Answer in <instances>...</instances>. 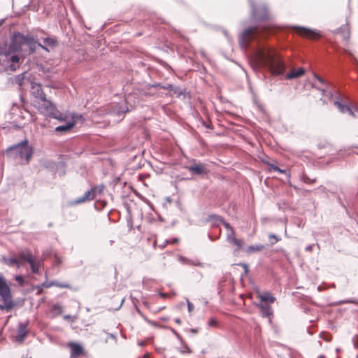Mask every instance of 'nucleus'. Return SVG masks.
I'll return each mask as SVG.
<instances>
[{
    "label": "nucleus",
    "instance_id": "nucleus-47",
    "mask_svg": "<svg viewBox=\"0 0 358 358\" xmlns=\"http://www.w3.org/2000/svg\"><path fill=\"white\" fill-rule=\"evenodd\" d=\"M139 345L142 346L143 345V342H140Z\"/></svg>",
    "mask_w": 358,
    "mask_h": 358
},
{
    "label": "nucleus",
    "instance_id": "nucleus-45",
    "mask_svg": "<svg viewBox=\"0 0 358 358\" xmlns=\"http://www.w3.org/2000/svg\"><path fill=\"white\" fill-rule=\"evenodd\" d=\"M244 266H245V271L247 272V271H248V267H247V266H246V265H244Z\"/></svg>",
    "mask_w": 358,
    "mask_h": 358
},
{
    "label": "nucleus",
    "instance_id": "nucleus-17",
    "mask_svg": "<svg viewBox=\"0 0 358 358\" xmlns=\"http://www.w3.org/2000/svg\"><path fill=\"white\" fill-rule=\"evenodd\" d=\"M305 73V70L303 68H300L298 70H293L292 71L288 73L285 78L287 79V80H292V79H294V78H299V77H301V76H303Z\"/></svg>",
    "mask_w": 358,
    "mask_h": 358
},
{
    "label": "nucleus",
    "instance_id": "nucleus-10",
    "mask_svg": "<svg viewBox=\"0 0 358 358\" xmlns=\"http://www.w3.org/2000/svg\"><path fill=\"white\" fill-rule=\"evenodd\" d=\"M298 33L305 37L315 39L320 37L321 34L314 29H310L305 27H297Z\"/></svg>",
    "mask_w": 358,
    "mask_h": 358
},
{
    "label": "nucleus",
    "instance_id": "nucleus-13",
    "mask_svg": "<svg viewBox=\"0 0 358 358\" xmlns=\"http://www.w3.org/2000/svg\"><path fill=\"white\" fill-rule=\"evenodd\" d=\"M227 241L231 243L235 244L238 249H240L242 246V241L241 240H238L235 237V231L233 229H230L227 232Z\"/></svg>",
    "mask_w": 358,
    "mask_h": 358
},
{
    "label": "nucleus",
    "instance_id": "nucleus-24",
    "mask_svg": "<svg viewBox=\"0 0 358 358\" xmlns=\"http://www.w3.org/2000/svg\"><path fill=\"white\" fill-rule=\"evenodd\" d=\"M5 262H6V264H7L9 266H13L14 264H16L18 268L21 266V263L20 262V260L16 258H9V259H5Z\"/></svg>",
    "mask_w": 358,
    "mask_h": 358
},
{
    "label": "nucleus",
    "instance_id": "nucleus-11",
    "mask_svg": "<svg viewBox=\"0 0 358 358\" xmlns=\"http://www.w3.org/2000/svg\"><path fill=\"white\" fill-rule=\"evenodd\" d=\"M31 92L35 98L38 99V100H45L46 98L42 90L41 85L38 83L31 84Z\"/></svg>",
    "mask_w": 358,
    "mask_h": 358
},
{
    "label": "nucleus",
    "instance_id": "nucleus-25",
    "mask_svg": "<svg viewBox=\"0 0 358 358\" xmlns=\"http://www.w3.org/2000/svg\"><path fill=\"white\" fill-rule=\"evenodd\" d=\"M52 285H55L57 287H62V288L69 287V285L67 283H59L58 282H52L50 284H46V283L43 284V286H45V287H49Z\"/></svg>",
    "mask_w": 358,
    "mask_h": 358
},
{
    "label": "nucleus",
    "instance_id": "nucleus-9",
    "mask_svg": "<svg viewBox=\"0 0 358 358\" xmlns=\"http://www.w3.org/2000/svg\"><path fill=\"white\" fill-rule=\"evenodd\" d=\"M27 325L28 323L20 322L18 324L17 334L15 336V340L17 343H22L27 336Z\"/></svg>",
    "mask_w": 358,
    "mask_h": 358
},
{
    "label": "nucleus",
    "instance_id": "nucleus-15",
    "mask_svg": "<svg viewBox=\"0 0 358 358\" xmlns=\"http://www.w3.org/2000/svg\"><path fill=\"white\" fill-rule=\"evenodd\" d=\"M69 345L71 348V357H78L80 355H81L83 352V347L78 343H70Z\"/></svg>",
    "mask_w": 358,
    "mask_h": 358
},
{
    "label": "nucleus",
    "instance_id": "nucleus-7",
    "mask_svg": "<svg viewBox=\"0 0 358 358\" xmlns=\"http://www.w3.org/2000/svg\"><path fill=\"white\" fill-rule=\"evenodd\" d=\"M101 192H102L101 188H99L96 187L92 188L91 189L87 191L83 196L79 197L74 202V203L78 204V203H83V202H85L87 201L92 200L95 198L97 193L101 194Z\"/></svg>",
    "mask_w": 358,
    "mask_h": 358
},
{
    "label": "nucleus",
    "instance_id": "nucleus-39",
    "mask_svg": "<svg viewBox=\"0 0 358 358\" xmlns=\"http://www.w3.org/2000/svg\"><path fill=\"white\" fill-rule=\"evenodd\" d=\"M64 317L65 320H69V319L71 318V315H64Z\"/></svg>",
    "mask_w": 358,
    "mask_h": 358
},
{
    "label": "nucleus",
    "instance_id": "nucleus-18",
    "mask_svg": "<svg viewBox=\"0 0 358 358\" xmlns=\"http://www.w3.org/2000/svg\"><path fill=\"white\" fill-rule=\"evenodd\" d=\"M334 105L338 108V110L341 113H344L345 112H348L350 115H352V116L355 115L353 111L349 106L343 104L340 101H334Z\"/></svg>",
    "mask_w": 358,
    "mask_h": 358
},
{
    "label": "nucleus",
    "instance_id": "nucleus-23",
    "mask_svg": "<svg viewBox=\"0 0 358 358\" xmlns=\"http://www.w3.org/2000/svg\"><path fill=\"white\" fill-rule=\"evenodd\" d=\"M29 264L33 273H36L39 272V268L41 266V263L39 262H36L35 259H34L33 261H31Z\"/></svg>",
    "mask_w": 358,
    "mask_h": 358
},
{
    "label": "nucleus",
    "instance_id": "nucleus-14",
    "mask_svg": "<svg viewBox=\"0 0 358 358\" xmlns=\"http://www.w3.org/2000/svg\"><path fill=\"white\" fill-rule=\"evenodd\" d=\"M192 173L196 175H201L206 173L205 166L201 164H195L187 168Z\"/></svg>",
    "mask_w": 358,
    "mask_h": 358
},
{
    "label": "nucleus",
    "instance_id": "nucleus-32",
    "mask_svg": "<svg viewBox=\"0 0 358 358\" xmlns=\"http://www.w3.org/2000/svg\"><path fill=\"white\" fill-rule=\"evenodd\" d=\"M222 224L225 229H227V231H230V229H233V228L230 226V224L228 222L223 221Z\"/></svg>",
    "mask_w": 358,
    "mask_h": 358
},
{
    "label": "nucleus",
    "instance_id": "nucleus-22",
    "mask_svg": "<svg viewBox=\"0 0 358 358\" xmlns=\"http://www.w3.org/2000/svg\"><path fill=\"white\" fill-rule=\"evenodd\" d=\"M43 43H44V45H43V46L45 47L48 49V47H50V48L55 47L57 44V41L54 38H45L43 39Z\"/></svg>",
    "mask_w": 358,
    "mask_h": 358
},
{
    "label": "nucleus",
    "instance_id": "nucleus-5",
    "mask_svg": "<svg viewBox=\"0 0 358 358\" xmlns=\"http://www.w3.org/2000/svg\"><path fill=\"white\" fill-rule=\"evenodd\" d=\"M0 301L3 304H0L1 310H10L12 308L13 303L10 289L7 284L4 277L0 274Z\"/></svg>",
    "mask_w": 358,
    "mask_h": 358
},
{
    "label": "nucleus",
    "instance_id": "nucleus-41",
    "mask_svg": "<svg viewBox=\"0 0 358 358\" xmlns=\"http://www.w3.org/2000/svg\"><path fill=\"white\" fill-rule=\"evenodd\" d=\"M345 303H355V301H352V300H348V301H345Z\"/></svg>",
    "mask_w": 358,
    "mask_h": 358
},
{
    "label": "nucleus",
    "instance_id": "nucleus-8",
    "mask_svg": "<svg viewBox=\"0 0 358 358\" xmlns=\"http://www.w3.org/2000/svg\"><path fill=\"white\" fill-rule=\"evenodd\" d=\"M252 15L255 19H264L267 17L266 8L264 6H261L259 8L250 2Z\"/></svg>",
    "mask_w": 358,
    "mask_h": 358
},
{
    "label": "nucleus",
    "instance_id": "nucleus-2",
    "mask_svg": "<svg viewBox=\"0 0 358 358\" xmlns=\"http://www.w3.org/2000/svg\"><path fill=\"white\" fill-rule=\"evenodd\" d=\"M250 62L257 67L268 68L274 75H282L285 71V65L280 54L264 45H259L254 48L250 56Z\"/></svg>",
    "mask_w": 358,
    "mask_h": 358
},
{
    "label": "nucleus",
    "instance_id": "nucleus-1",
    "mask_svg": "<svg viewBox=\"0 0 358 358\" xmlns=\"http://www.w3.org/2000/svg\"><path fill=\"white\" fill-rule=\"evenodd\" d=\"M37 47H41L49 51L47 48L37 43L34 38L29 36H24L19 32L15 33L11 38L8 50L3 54H1L0 59L6 61L9 69L14 71L19 67L20 56H24L22 52L32 53Z\"/></svg>",
    "mask_w": 358,
    "mask_h": 358
},
{
    "label": "nucleus",
    "instance_id": "nucleus-31",
    "mask_svg": "<svg viewBox=\"0 0 358 358\" xmlns=\"http://www.w3.org/2000/svg\"><path fill=\"white\" fill-rule=\"evenodd\" d=\"M52 308L54 310H55L58 313H62V307L59 305H57V304L54 305Z\"/></svg>",
    "mask_w": 358,
    "mask_h": 358
},
{
    "label": "nucleus",
    "instance_id": "nucleus-34",
    "mask_svg": "<svg viewBox=\"0 0 358 358\" xmlns=\"http://www.w3.org/2000/svg\"><path fill=\"white\" fill-rule=\"evenodd\" d=\"M343 36L345 39H348L350 37V33L348 31H343Z\"/></svg>",
    "mask_w": 358,
    "mask_h": 358
},
{
    "label": "nucleus",
    "instance_id": "nucleus-42",
    "mask_svg": "<svg viewBox=\"0 0 358 358\" xmlns=\"http://www.w3.org/2000/svg\"><path fill=\"white\" fill-rule=\"evenodd\" d=\"M185 349H186V350H187L186 352H190V350H189L188 348H185Z\"/></svg>",
    "mask_w": 358,
    "mask_h": 358
},
{
    "label": "nucleus",
    "instance_id": "nucleus-46",
    "mask_svg": "<svg viewBox=\"0 0 358 358\" xmlns=\"http://www.w3.org/2000/svg\"><path fill=\"white\" fill-rule=\"evenodd\" d=\"M186 351H187L186 349H184V350H182V352L185 353V352H186Z\"/></svg>",
    "mask_w": 358,
    "mask_h": 358
},
{
    "label": "nucleus",
    "instance_id": "nucleus-20",
    "mask_svg": "<svg viewBox=\"0 0 358 358\" xmlns=\"http://www.w3.org/2000/svg\"><path fill=\"white\" fill-rule=\"evenodd\" d=\"M257 306L260 308L263 317H268L272 314V309L270 306L260 303L258 304Z\"/></svg>",
    "mask_w": 358,
    "mask_h": 358
},
{
    "label": "nucleus",
    "instance_id": "nucleus-36",
    "mask_svg": "<svg viewBox=\"0 0 358 358\" xmlns=\"http://www.w3.org/2000/svg\"><path fill=\"white\" fill-rule=\"evenodd\" d=\"M314 76H315V78H317V79L320 83H324V80H323L320 77H319L318 76L315 75Z\"/></svg>",
    "mask_w": 358,
    "mask_h": 358
},
{
    "label": "nucleus",
    "instance_id": "nucleus-4",
    "mask_svg": "<svg viewBox=\"0 0 358 358\" xmlns=\"http://www.w3.org/2000/svg\"><path fill=\"white\" fill-rule=\"evenodd\" d=\"M34 106L38 108V111L45 116L51 117L59 120H64L63 115L59 114L55 105L47 99L37 100L34 101Z\"/></svg>",
    "mask_w": 358,
    "mask_h": 358
},
{
    "label": "nucleus",
    "instance_id": "nucleus-40",
    "mask_svg": "<svg viewBox=\"0 0 358 358\" xmlns=\"http://www.w3.org/2000/svg\"><path fill=\"white\" fill-rule=\"evenodd\" d=\"M142 358H149V355L148 354H145L143 356Z\"/></svg>",
    "mask_w": 358,
    "mask_h": 358
},
{
    "label": "nucleus",
    "instance_id": "nucleus-48",
    "mask_svg": "<svg viewBox=\"0 0 358 358\" xmlns=\"http://www.w3.org/2000/svg\"><path fill=\"white\" fill-rule=\"evenodd\" d=\"M357 358H358V356H357Z\"/></svg>",
    "mask_w": 358,
    "mask_h": 358
},
{
    "label": "nucleus",
    "instance_id": "nucleus-38",
    "mask_svg": "<svg viewBox=\"0 0 358 358\" xmlns=\"http://www.w3.org/2000/svg\"><path fill=\"white\" fill-rule=\"evenodd\" d=\"M175 322L177 324H180L181 323V320L179 318L175 319Z\"/></svg>",
    "mask_w": 358,
    "mask_h": 358
},
{
    "label": "nucleus",
    "instance_id": "nucleus-28",
    "mask_svg": "<svg viewBox=\"0 0 358 358\" xmlns=\"http://www.w3.org/2000/svg\"><path fill=\"white\" fill-rule=\"evenodd\" d=\"M178 260L182 263V264H191V262L190 260L187 259V258L182 257V256H178Z\"/></svg>",
    "mask_w": 358,
    "mask_h": 358
},
{
    "label": "nucleus",
    "instance_id": "nucleus-12",
    "mask_svg": "<svg viewBox=\"0 0 358 358\" xmlns=\"http://www.w3.org/2000/svg\"><path fill=\"white\" fill-rule=\"evenodd\" d=\"M128 110L129 108L125 106L124 101H122V102L117 103L113 106L111 113L117 115H121L127 113Z\"/></svg>",
    "mask_w": 358,
    "mask_h": 358
},
{
    "label": "nucleus",
    "instance_id": "nucleus-3",
    "mask_svg": "<svg viewBox=\"0 0 358 358\" xmlns=\"http://www.w3.org/2000/svg\"><path fill=\"white\" fill-rule=\"evenodd\" d=\"M7 156L19 164H28L33 155V149L24 140L6 150Z\"/></svg>",
    "mask_w": 358,
    "mask_h": 358
},
{
    "label": "nucleus",
    "instance_id": "nucleus-29",
    "mask_svg": "<svg viewBox=\"0 0 358 358\" xmlns=\"http://www.w3.org/2000/svg\"><path fill=\"white\" fill-rule=\"evenodd\" d=\"M15 280L21 285H23L24 280L23 278L21 275H17L15 277Z\"/></svg>",
    "mask_w": 358,
    "mask_h": 358
},
{
    "label": "nucleus",
    "instance_id": "nucleus-16",
    "mask_svg": "<svg viewBox=\"0 0 358 358\" xmlns=\"http://www.w3.org/2000/svg\"><path fill=\"white\" fill-rule=\"evenodd\" d=\"M75 124L76 122L73 117H72L71 120H69L66 124L57 127L55 131L58 132L69 131L75 126Z\"/></svg>",
    "mask_w": 358,
    "mask_h": 358
},
{
    "label": "nucleus",
    "instance_id": "nucleus-6",
    "mask_svg": "<svg viewBox=\"0 0 358 358\" xmlns=\"http://www.w3.org/2000/svg\"><path fill=\"white\" fill-rule=\"evenodd\" d=\"M256 30L254 28L246 29L239 36V45L243 50H245L249 43L255 38Z\"/></svg>",
    "mask_w": 358,
    "mask_h": 358
},
{
    "label": "nucleus",
    "instance_id": "nucleus-44",
    "mask_svg": "<svg viewBox=\"0 0 358 358\" xmlns=\"http://www.w3.org/2000/svg\"><path fill=\"white\" fill-rule=\"evenodd\" d=\"M177 241H178V239H176H176H174V240L173 241V243H176Z\"/></svg>",
    "mask_w": 358,
    "mask_h": 358
},
{
    "label": "nucleus",
    "instance_id": "nucleus-19",
    "mask_svg": "<svg viewBox=\"0 0 358 358\" xmlns=\"http://www.w3.org/2000/svg\"><path fill=\"white\" fill-rule=\"evenodd\" d=\"M34 259V256L31 254V252L28 250L22 251L19 255L20 262L25 261L28 263H30Z\"/></svg>",
    "mask_w": 358,
    "mask_h": 358
},
{
    "label": "nucleus",
    "instance_id": "nucleus-37",
    "mask_svg": "<svg viewBox=\"0 0 358 358\" xmlns=\"http://www.w3.org/2000/svg\"><path fill=\"white\" fill-rule=\"evenodd\" d=\"M306 250L308 251H311L313 250V245H308L306 248Z\"/></svg>",
    "mask_w": 358,
    "mask_h": 358
},
{
    "label": "nucleus",
    "instance_id": "nucleus-33",
    "mask_svg": "<svg viewBox=\"0 0 358 358\" xmlns=\"http://www.w3.org/2000/svg\"><path fill=\"white\" fill-rule=\"evenodd\" d=\"M269 238H273V239H274V241H273V242H271V244H274V243H275L276 242H278V238H277V236H276L275 235H274V234H270V235H269Z\"/></svg>",
    "mask_w": 358,
    "mask_h": 358
},
{
    "label": "nucleus",
    "instance_id": "nucleus-26",
    "mask_svg": "<svg viewBox=\"0 0 358 358\" xmlns=\"http://www.w3.org/2000/svg\"><path fill=\"white\" fill-rule=\"evenodd\" d=\"M264 248L263 245H252L248 248V252H254L256 251H262Z\"/></svg>",
    "mask_w": 358,
    "mask_h": 358
},
{
    "label": "nucleus",
    "instance_id": "nucleus-27",
    "mask_svg": "<svg viewBox=\"0 0 358 358\" xmlns=\"http://www.w3.org/2000/svg\"><path fill=\"white\" fill-rule=\"evenodd\" d=\"M268 165L270 166V169L273 170L274 171H276V172H278V173H285L286 172L285 170L280 169L279 167H278L275 164H269Z\"/></svg>",
    "mask_w": 358,
    "mask_h": 358
},
{
    "label": "nucleus",
    "instance_id": "nucleus-43",
    "mask_svg": "<svg viewBox=\"0 0 358 358\" xmlns=\"http://www.w3.org/2000/svg\"><path fill=\"white\" fill-rule=\"evenodd\" d=\"M3 20L0 21V26L3 24Z\"/></svg>",
    "mask_w": 358,
    "mask_h": 358
},
{
    "label": "nucleus",
    "instance_id": "nucleus-21",
    "mask_svg": "<svg viewBox=\"0 0 358 358\" xmlns=\"http://www.w3.org/2000/svg\"><path fill=\"white\" fill-rule=\"evenodd\" d=\"M258 297L262 301H268L270 303H273L275 301V298L269 292H259Z\"/></svg>",
    "mask_w": 358,
    "mask_h": 358
},
{
    "label": "nucleus",
    "instance_id": "nucleus-30",
    "mask_svg": "<svg viewBox=\"0 0 358 358\" xmlns=\"http://www.w3.org/2000/svg\"><path fill=\"white\" fill-rule=\"evenodd\" d=\"M187 303L188 311L191 313L194 310V305L188 299H187Z\"/></svg>",
    "mask_w": 358,
    "mask_h": 358
},
{
    "label": "nucleus",
    "instance_id": "nucleus-35",
    "mask_svg": "<svg viewBox=\"0 0 358 358\" xmlns=\"http://www.w3.org/2000/svg\"><path fill=\"white\" fill-rule=\"evenodd\" d=\"M216 323L215 320H213V319H211L210 321H209V325L210 326H213L215 325Z\"/></svg>",
    "mask_w": 358,
    "mask_h": 358
}]
</instances>
